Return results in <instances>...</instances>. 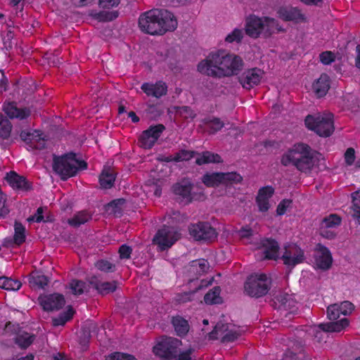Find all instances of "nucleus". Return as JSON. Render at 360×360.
<instances>
[{
	"label": "nucleus",
	"instance_id": "f257e3e1",
	"mask_svg": "<svg viewBox=\"0 0 360 360\" xmlns=\"http://www.w3.org/2000/svg\"><path fill=\"white\" fill-rule=\"evenodd\" d=\"M244 63L242 58L225 50L210 53L208 56L198 65L197 69L201 74L221 78L238 75L243 69Z\"/></svg>",
	"mask_w": 360,
	"mask_h": 360
},
{
	"label": "nucleus",
	"instance_id": "f03ea898",
	"mask_svg": "<svg viewBox=\"0 0 360 360\" xmlns=\"http://www.w3.org/2000/svg\"><path fill=\"white\" fill-rule=\"evenodd\" d=\"M174 14L166 9L154 8L142 13L139 18L140 30L150 35H162L177 27Z\"/></svg>",
	"mask_w": 360,
	"mask_h": 360
},
{
	"label": "nucleus",
	"instance_id": "7ed1b4c3",
	"mask_svg": "<svg viewBox=\"0 0 360 360\" xmlns=\"http://www.w3.org/2000/svg\"><path fill=\"white\" fill-rule=\"evenodd\" d=\"M323 159L322 155L314 150L307 144L295 145L294 148L284 154L281 158V164L284 166L294 165L302 172H310L316 162Z\"/></svg>",
	"mask_w": 360,
	"mask_h": 360
},
{
	"label": "nucleus",
	"instance_id": "20e7f679",
	"mask_svg": "<svg viewBox=\"0 0 360 360\" xmlns=\"http://www.w3.org/2000/svg\"><path fill=\"white\" fill-rule=\"evenodd\" d=\"M263 254L267 259L276 260L281 258L283 264L292 269L304 260V251L296 244L290 243L284 246V252L279 257V245L274 239L267 238L262 242Z\"/></svg>",
	"mask_w": 360,
	"mask_h": 360
},
{
	"label": "nucleus",
	"instance_id": "39448f33",
	"mask_svg": "<svg viewBox=\"0 0 360 360\" xmlns=\"http://www.w3.org/2000/svg\"><path fill=\"white\" fill-rule=\"evenodd\" d=\"M76 153L69 152L60 156L53 155V170L60 176L62 180H67L77 174L79 169H86L87 163L78 160Z\"/></svg>",
	"mask_w": 360,
	"mask_h": 360
},
{
	"label": "nucleus",
	"instance_id": "423d86ee",
	"mask_svg": "<svg viewBox=\"0 0 360 360\" xmlns=\"http://www.w3.org/2000/svg\"><path fill=\"white\" fill-rule=\"evenodd\" d=\"M333 115L332 113L308 115L304 123L307 128L319 136L328 137L334 131Z\"/></svg>",
	"mask_w": 360,
	"mask_h": 360
},
{
	"label": "nucleus",
	"instance_id": "0eeeda50",
	"mask_svg": "<svg viewBox=\"0 0 360 360\" xmlns=\"http://www.w3.org/2000/svg\"><path fill=\"white\" fill-rule=\"evenodd\" d=\"M270 280L265 274L251 275L245 284V292L252 297L259 298L268 292L269 290Z\"/></svg>",
	"mask_w": 360,
	"mask_h": 360
},
{
	"label": "nucleus",
	"instance_id": "6e6552de",
	"mask_svg": "<svg viewBox=\"0 0 360 360\" xmlns=\"http://www.w3.org/2000/svg\"><path fill=\"white\" fill-rule=\"evenodd\" d=\"M243 177L236 172L206 173L202 177V183L208 187H218L240 183Z\"/></svg>",
	"mask_w": 360,
	"mask_h": 360
},
{
	"label": "nucleus",
	"instance_id": "1a4fd4ad",
	"mask_svg": "<svg viewBox=\"0 0 360 360\" xmlns=\"http://www.w3.org/2000/svg\"><path fill=\"white\" fill-rule=\"evenodd\" d=\"M181 341L173 337H162L161 340L153 347L155 355L165 360L176 358Z\"/></svg>",
	"mask_w": 360,
	"mask_h": 360
},
{
	"label": "nucleus",
	"instance_id": "9d476101",
	"mask_svg": "<svg viewBox=\"0 0 360 360\" xmlns=\"http://www.w3.org/2000/svg\"><path fill=\"white\" fill-rule=\"evenodd\" d=\"M181 233L173 226H164L153 237V243L160 251L170 248L179 238Z\"/></svg>",
	"mask_w": 360,
	"mask_h": 360
},
{
	"label": "nucleus",
	"instance_id": "9b49d317",
	"mask_svg": "<svg viewBox=\"0 0 360 360\" xmlns=\"http://www.w3.org/2000/svg\"><path fill=\"white\" fill-rule=\"evenodd\" d=\"M189 234L198 241L210 242L215 240L218 233L209 222L202 221L191 224L188 226Z\"/></svg>",
	"mask_w": 360,
	"mask_h": 360
},
{
	"label": "nucleus",
	"instance_id": "f8f14e48",
	"mask_svg": "<svg viewBox=\"0 0 360 360\" xmlns=\"http://www.w3.org/2000/svg\"><path fill=\"white\" fill-rule=\"evenodd\" d=\"M165 129V127L162 124L150 126L139 137L140 146L145 149L151 148Z\"/></svg>",
	"mask_w": 360,
	"mask_h": 360
},
{
	"label": "nucleus",
	"instance_id": "ddd939ff",
	"mask_svg": "<svg viewBox=\"0 0 360 360\" xmlns=\"http://www.w3.org/2000/svg\"><path fill=\"white\" fill-rule=\"evenodd\" d=\"M296 304L297 302L291 295L279 292L274 296L271 305L281 311H289V312L286 313L285 315V316L287 317L288 315H291L297 311V308Z\"/></svg>",
	"mask_w": 360,
	"mask_h": 360
},
{
	"label": "nucleus",
	"instance_id": "4468645a",
	"mask_svg": "<svg viewBox=\"0 0 360 360\" xmlns=\"http://www.w3.org/2000/svg\"><path fill=\"white\" fill-rule=\"evenodd\" d=\"M5 330L7 332L11 331L16 334L15 342L20 348L25 349L28 347L33 342L35 338L34 335H30L28 333L22 330L18 324L14 325L10 321L6 323Z\"/></svg>",
	"mask_w": 360,
	"mask_h": 360
},
{
	"label": "nucleus",
	"instance_id": "2eb2a0df",
	"mask_svg": "<svg viewBox=\"0 0 360 360\" xmlns=\"http://www.w3.org/2000/svg\"><path fill=\"white\" fill-rule=\"evenodd\" d=\"M38 300L43 309L48 311L59 310L65 304L64 296L58 293L41 295L39 297Z\"/></svg>",
	"mask_w": 360,
	"mask_h": 360
},
{
	"label": "nucleus",
	"instance_id": "dca6fc26",
	"mask_svg": "<svg viewBox=\"0 0 360 360\" xmlns=\"http://www.w3.org/2000/svg\"><path fill=\"white\" fill-rule=\"evenodd\" d=\"M264 72L255 68L245 70L238 77V82L246 89H250L259 84Z\"/></svg>",
	"mask_w": 360,
	"mask_h": 360
},
{
	"label": "nucleus",
	"instance_id": "f3484780",
	"mask_svg": "<svg viewBox=\"0 0 360 360\" xmlns=\"http://www.w3.org/2000/svg\"><path fill=\"white\" fill-rule=\"evenodd\" d=\"M2 110L10 119L24 120L31 115V111L28 108H20L17 106L15 101H7L3 104Z\"/></svg>",
	"mask_w": 360,
	"mask_h": 360
},
{
	"label": "nucleus",
	"instance_id": "a211bd4d",
	"mask_svg": "<svg viewBox=\"0 0 360 360\" xmlns=\"http://www.w3.org/2000/svg\"><path fill=\"white\" fill-rule=\"evenodd\" d=\"M333 258L329 250L319 245L314 253V264L316 268L322 270H328L332 264Z\"/></svg>",
	"mask_w": 360,
	"mask_h": 360
},
{
	"label": "nucleus",
	"instance_id": "6ab92c4d",
	"mask_svg": "<svg viewBox=\"0 0 360 360\" xmlns=\"http://www.w3.org/2000/svg\"><path fill=\"white\" fill-rule=\"evenodd\" d=\"M4 179L13 189L27 191L32 188L31 183L25 176L19 175L15 172H8Z\"/></svg>",
	"mask_w": 360,
	"mask_h": 360
},
{
	"label": "nucleus",
	"instance_id": "aec40b11",
	"mask_svg": "<svg viewBox=\"0 0 360 360\" xmlns=\"http://www.w3.org/2000/svg\"><path fill=\"white\" fill-rule=\"evenodd\" d=\"M89 284L93 288L97 290L98 294L103 296L114 292L117 288V281H101L96 276H94L89 278Z\"/></svg>",
	"mask_w": 360,
	"mask_h": 360
},
{
	"label": "nucleus",
	"instance_id": "412c9836",
	"mask_svg": "<svg viewBox=\"0 0 360 360\" xmlns=\"http://www.w3.org/2000/svg\"><path fill=\"white\" fill-rule=\"evenodd\" d=\"M245 32L252 38H257L260 34H263V19L255 15L247 18Z\"/></svg>",
	"mask_w": 360,
	"mask_h": 360
},
{
	"label": "nucleus",
	"instance_id": "4be33fe9",
	"mask_svg": "<svg viewBox=\"0 0 360 360\" xmlns=\"http://www.w3.org/2000/svg\"><path fill=\"white\" fill-rule=\"evenodd\" d=\"M141 90L148 96H153L160 98L167 92V86L166 84L162 81H159L155 84L143 83L141 86Z\"/></svg>",
	"mask_w": 360,
	"mask_h": 360
},
{
	"label": "nucleus",
	"instance_id": "5701e85b",
	"mask_svg": "<svg viewBox=\"0 0 360 360\" xmlns=\"http://www.w3.org/2000/svg\"><path fill=\"white\" fill-rule=\"evenodd\" d=\"M278 14L285 21L297 22L304 19V15L295 7H281L278 11Z\"/></svg>",
	"mask_w": 360,
	"mask_h": 360
},
{
	"label": "nucleus",
	"instance_id": "b1692460",
	"mask_svg": "<svg viewBox=\"0 0 360 360\" xmlns=\"http://www.w3.org/2000/svg\"><path fill=\"white\" fill-rule=\"evenodd\" d=\"M172 188L174 193L176 195H179L182 200H184L186 203L191 202L192 184L190 182L183 181L180 183H176L173 186Z\"/></svg>",
	"mask_w": 360,
	"mask_h": 360
},
{
	"label": "nucleus",
	"instance_id": "393cba45",
	"mask_svg": "<svg viewBox=\"0 0 360 360\" xmlns=\"http://www.w3.org/2000/svg\"><path fill=\"white\" fill-rule=\"evenodd\" d=\"M312 88L318 98L326 96L330 89V78L328 75H321L320 77L313 83Z\"/></svg>",
	"mask_w": 360,
	"mask_h": 360
},
{
	"label": "nucleus",
	"instance_id": "a878e982",
	"mask_svg": "<svg viewBox=\"0 0 360 360\" xmlns=\"http://www.w3.org/2000/svg\"><path fill=\"white\" fill-rule=\"evenodd\" d=\"M171 323L176 335L184 338L188 334L190 326L188 321L184 317L179 315L172 316Z\"/></svg>",
	"mask_w": 360,
	"mask_h": 360
},
{
	"label": "nucleus",
	"instance_id": "bb28decb",
	"mask_svg": "<svg viewBox=\"0 0 360 360\" xmlns=\"http://www.w3.org/2000/svg\"><path fill=\"white\" fill-rule=\"evenodd\" d=\"M223 160L221 157L217 154L208 150L198 153L195 158V164L198 165H207L210 163H221Z\"/></svg>",
	"mask_w": 360,
	"mask_h": 360
},
{
	"label": "nucleus",
	"instance_id": "cd10ccee",
	"mask_svg": "<svg viewBox=\"0 0 360 360\" xmlns=\"http://www.w3.org/2000/svg\"><path fill=\"white\" fill-rule=\"evenodd\" d=\"M276 30L278 32H285V30L278 25L276 19L264 17L263 19V36L267 38L274 33Z\"/></svg>",
	"mask_w": 360,
	"mask_h": 360
},
{
	"label": "nucleus",
	"instance_id": "c85d7f7f",
	"mask_svg": "<svg viewBox=\"0 0 360 360\" xmlns=\"http://www.w3.org/2000/svg\"><path fill=\"white\" fill-rule=\"evenodd\" d=\"M115 181V174L110 168H105L99 176V183L102 188L108 189L113 186Z\"/></svg>",
	"mask_w": 360,
	"mask_h": 360
},
{
	"label": "nucleus",
	"instance_id": "c756f323",
	"mask_svg": "<svg viewBox=\"0 0 360 360\" xmlns=\"http://www.w3.org/2000/svg\"><path fill=\"white\" fill-rule=\"evenodd\" d=\"M349 325V320L346 318L340 321L321 323L319 327L325 332H340Z\"/></svg>",
	"mask_w": 360,
	"mask_h": 360
},
{
	"label": "nucleus",
	"instance_id": "7c9ffc66",
	"mask_svg": "<svg viewBox=\"0 0 360 360\" xmlns=\"http://www.w3.org/2000/svg\"><path fill=\"white\" fill-rule=\"evenodd\" d=\"M125 202L126 200L124 198L113 200L105 205V211L116 217H120L122 214V207L125 204Z\"/></svg>",
	"mask_w": 360,
	"mask_h": 360
},
{
	"label": "nucleus",
	"instance_id": "2f4dec72",
	"mask_svg": "<svg viewBox=\"0 0 360 360\" xmlns=\"http://www.w3.org/2000/svg\"><path fill=\"white\" fill-rule=\"evenodd\" d=\"M221 288L219 286H215L208 291L204 297V301L207 304H219L223 302V299L220 297Z\"/></svg>",
	"mask_w": 360,
	"mask_h": 360
},
{
	"label": "nucleus",
	"instance_id": "473e14b6",
	"mask_svg": "<svg viewBox=\"0 0 360 360\" xmlns=\"http://www.w3.org/2000/svg\"><path fill=\"white\" fill-rule=\"evenodd\" d=\"M49 283L47 276L38 273L32 274L29 278V283L32 288L44 289Z\"/></svg>",
	"mask_w": 360,
	"mask_h": 360
},
{
	"label": "nucleus",
	"instance_id": "72a5a7b5",
	"mask_svg": "<svg viewBox=\"0 0 360 360\" xmlns=\"http://www.w3.org/2000/svg\"><path fill=\"white\" fill-rule=\"evenodd\" d=\"M91 287L89 283L87 284L81 280L74 279L70 283V288L72 294L79 295L84 292H88L89 288Z\"/></svg>",
	"mask_w": 360,
	"mask_h": 360
},
{
	"label": "nucleus",
	"instance_id": "f704fd0d",
	"mask_svg": "<svg viewBox=\"0 0 360 360\" xmlns=\"http://www.w3.org/2000/svg\"><path fill=\"white\" fill-rule=\"evenodd\" d=\"M12 127L8 119L0 112V138L7 139L10 136Z\"/></svg>",
	"mask_w": 360,
	"mask_h": 360
},
{
	"label": "nucleus",
	"instance_id": "c9c22d12",
	"mask_svg": "<svg viewBox=\"0 0 360 360\" xmlns=\"http://www.w3.org/2000/svg\"><path fill=\"white\" fill-rule=\"evenodd\" d=\"M75 311L71 307H69L66 311L61 312L58 317L52 319V323L54 326H64L68 321H70L74 314Z\"/></svg>",
	"mask_w": 360,
	"mask_h": 360
},
{
	"label": "nucleus",
	"instance_id": "e433bc0d",
	"mask_svg": "<svg viewBox=\"0 0 360 360\" xmlns=\"http://www.w3.org/2000/svg\"><path fill=\"white\" fill-rule=\"evenodd\" d=\"M21 283L6 276L0 277V288L6 290H18L21 287Z\"/></svg>",
	"mask_w": 360,
	"mask_h": 360
},
{
	"label": "nucleus",
	"instance_id": "4c0bfd02",
	"mask_svg": "<svg viewBox=\"0 0 360 360\" xmlns=\"http://www.w3.org/2000/svg\"><path fill=\"white\" fill-rule=\"evenodd\" d=\"M209 266L208 262L205 259H196L191 262V271L198 274L205 273L208 270Z\"/></svg>",
	"mask_w": 360,
	"mask_h": 360
},
{
	"label": "nucleus",
	"instance_id": "58836bf2",
	"mask_svg": "<svg viewBox=\"0 0 360 360\" xmlns=\"http://www.w3.org/2000/svg\"><path fill=\"white\" fill-rule=\"evenodd\" d=\"M352 216L356 219V223L360 225V191L352 193Z\"/></svg>",
	"mask_w": 360,
	"mask_h": 360
},
{
	"label": "nucleus",
	"instance_id": "ea45409f",
	"mask_svg": "<svg viewBox=\"0 0 360 360\" xmlns=\"http://www.w3.org/2000/svg\"><path fill=\"white\" fill-rule=\"evenodd\" d=\"M91 218V216L86 212H81L76 214L72 218L69 219L68 224L72 226L78 227L87 222Z\"/></svg>",
	"mask_w": 360,
	"mask_h": 360
},
{
	"label": "nucleus",
	"instance_id": "a19ab883",
	"mask_svg": "<svg viewBox=\"0 0 360 360\" xmlns=\"http://www.w3.org/2000/svg\"><path fill=\"white\" fill-rule=\"evenodd\" d=\"M14 229V240L15 241L16 245H20L25 240V228L20 222L15 221Z\"/></svg>",
	"mask_w": 360,
	"mask_h": 360
},
{
	"label": "nucleus",
	"instance_id": "79ce46f5",
	"mask_svg": "<svg viewBox=\"0 0 360 360\" xmlns=\"http://www.w3.org/2000/svg\"><path fill=\"white\" fill-rule=\"evenodd\" d=\"M198 152L191 150L181 149L175 153L176 162L189 161L193 158L197 157Z\"/></svg>",
	"mask_w": 360,
	"mask_h": 360
},
{
	"label": "nucleus",
	"instance_id": "37998d69",
	"mask_svg": "<svg viewBox=\"0 0 360 360\" xmlns=\"http://www.w3.org/2000/svg\"><path fill=\"white\" fill-rule=\"evenodd\" d=\"M341 223V218L337 214H332L323 219L321 226L331 229L338 227Z\"/></svg>",
	"mask_w": 360,
	"mask_h": 360
},
{
	"label": "nucleus",
	"instance_id": "c03bdc74",
	"mask_svg": "<svg viewBox=\"0 0 360 360\" xmlns=\"http://www.w3.org/2000/svg\"><path fill=\"white\" fill-rule=\"evenodd\" d=\"M205 124L210 129V132L212 134H215L225 126V124L218 117L207 120Z\"/></svg>",
	"mask_w": 360,
	"mask_h": 360
},
{
	"label": "nucleus",
	"instance_id": "a18cd8bd",
	"mask_svg": "<svg viewBox=\"0 0 360 360\" xmlns=\"http://www.w3.org/2000/svg\"><path fill=\"white\" fill-rule=\"evenodd\" d=\"M229 325L222 322H218L214 329L209 333L210 339L217 340L218 335H222L228 331Z\"/></svg>",
	"mask_w": 360,
	"mask_h": 360
},
{
	"label": "nucleus",
	"instance_id": "49530a36",
	"mask_svg": "<svg viewBox=\"0 0 360 360\" xmlns=\"http://www.w3.org/2000/svg\"><path fill=\"white\" fill-rule=\"evenodd\" d=\"M95 266L100 271L104 272H114L116 270L115 264L106 259H100L95 263Z\"/></svg>",
	"mask_w": 360,
	"mask_h": 360
},
{
	"label": "nucleus",
	"instance_id": "de8ad7c7",
	"mask_svg": "<svg viewBox=\"0 0 360 360\" xmlns=\"http://www.w3.org/2000/svg\"><path fill=\"white\" fill-rule=\"evenodd\" d=\"M211 281L207 282L205 281H202V284L200 285L198 287H197L194 290L189 291L187 292H184L183 295H181L179 300L181 302H186L188 301H191V296L193 295L198 290L202 289L204 286H207L208 285L211 284Z\"/></svg>",
	"mask_w": 360,
	"mask_h": 360
},
{
	"label": "nucleus",
	"instance_id": "09e8293b",
	"mask_svg": "<svg viewBox=\"0 0 360 360\" xmlns=\"http://www.w3.org/2000/svg\"><path fill=\"white\" fill-rule=\"evenodd\" d=\"M105 360H137L133 355L122 353L114 352L105 357Z\"/></svg>",
	"mask_w": 360,
	"mask_h": 360
},
{
	"label": "nucleus",
	"instance_id": "8fccbe9b",
	"mask_svg": "<svg viewBox=\"0 0 360 360\" xmlns=\"http://www.w3.org/2000/svg\"><path fill=\"white\" fill-rule=\"evenodd\" d=\"M341 314L338 309V304H335L330 305L327 309L328 318L331 321H335Z\"/></svg>",
	"mask_w": 360,
	"mask_h": 360
},
{
	"label": "nucleus",
	"instance_id": "3c124183",
	"mask_svg": "<svg viewBox=\"0 0 360 360\" xmlns=\"http://www.w3.org/2000/svg\"><path fill=\"white\" fill-rule=\"evenodd\" d=\"M292 200L290 199L282 200L277 206L276 214L279 216L283 215L287 209L292 205Z\"/></svg>",
	"mask_w": 360,
	"mask_h": 360
},
{
	"label": "nucleus",
	"instance_id": "603ef678",
	"mask_svg": "<svg viewBox=\"0 0 360 360\" xmlns=\"http://www.w3.org/2000/svg\"><path fill=\"white\" fill-rule=\"evenodd\" d=\"M338 309L341 314L347 316L350 314L353 311L354 304L349 301H345L342 302L340 305H338Z\"/></svg>",
	"mask_w": 360,
	"mask_h": 360
},
{
	"label": "nucleus",
	"instance_id": "864d4df0",
	"mask_svg": "<svg viewBox=\"0 0 360 360\" xmlns=\"http://www.w3.org/2000/svg\"><path fill=\"white\" fill-rule=\"evenodd\" d=\"M243 37L242 31L238 29H235L231 34L227 35L226 41L229 43L233 41L240 42L243 39Z\"/></svg>",
	"mask_w": 360,
	"mask_h": 360
},
{
	"label": "nucleus",
	"instance_id": "5fc2aeb1",
	"mask_svg": "<svg viewBox=\"0 0 360 360\" xmlns=\"http://www.w3.org/2000/svg\"><path fill=\"white\" fill-rule=\"evenodd\" d=\"M320 61L324 65H329L335 60V55L331 51H324L319 55Z\"/></svg>",
	"mask_w": 360,
	"mask_h": 360
},
{
	"label": "nucleus",
	"instance_id": "6e6d98bb",
	"mask_svg": "<svg viewBox=\"0 0 360 360\" xmlns=\"http://www.w3.org/2000/svg\"><path fill=\"white\" fill-rule=\"evenodd\" d=\"M256 202L260 212H265L268 211L270 207L269 200H266V198H264L262 196H257Z\"/></svg>",
	"mask_w": 360,
	"mask_h": 360
},
{
	"label": "nucleus",
	"instance_id": "4d7b16f0",
	"mask_svg": "<svg viewBox=\"0 0 360 360\" xmlns=\"http://www.w3.org/2000/svg\"><path fill=\"white\" fill-rule=\"evenodd\" d=\"M274 193V188L271 186H264L261 188L259 191L257 195L262 196L264 198H266V200H269Z\"/></svg>",
	"mask_w": 360,
	"mask_h": 360
},
{
	"label": "nucleus",
	"instance_id": "13d9d810",
	"mask_svg": "<svg viewBox=\"0 0 360 360\" xmlns=\"http://www.w3.org/2000/svg\"><path fill=\"white\" fill-rule=\"evenodd\" d=\"M240 334L235 330H229L226 332V334L222 337V342H231L238 339Z\"/></svg>",
	"mask_w": 360,
	"mask_h": 360
},
{
	"label": "nucleus",
	"instance_id": "bf43d9fd",
	"mask_svg": "<svg viewBox=\"0 0 360 360\" xmlns=\"http://www.w3.org/2000/svg\"><path fill=\"white\" fill-rule=\"evenodd\" d=\"M132 249L130 246L123 244L119 248L120 257L121 259H129Z\"/></svg>",
	"mask_w": 360,
	"mask_h": 360
},
{
	"label": "nucleus",
	"instance_id": "052dcab7",
	"mask_svg": "<svg viewBox=\"0 0 360 360\" xmlns=\"http://www.w3.org/2000/svg\"><path fill=\"white\" fill-rule=\"evenodd\" d=\"M120 0H98V5L102 8H110L117 6Z\"/></svg>",
	"mask_w": 360,
	"mask_h": 360
},
{
	"label": "nucleus",
	"instance_id": "680f3d73",
	"mask_svg": "<svg viewBox=\"0 0 360 360\" xmlns=\"http://www.w3.org/2000/svg\"><path fill=\"white\" fill-rule=\"evenodd\" d=\"M238 235L241 238H250L253 235V230L248 226H243L238 231Z\"/></svg>",
	"mask_w": 360,
	"mask_h": 360
},
{
	"label": "nucleus",
	"instance_id": "e2e57ef3",
	"mask_svg": "<svg viewBox=\"0 0 360 360\" xmlns=\"http://www.w3.org/2000/svg\"><path fill=\"white\" fill-rule=\"evenodd\" d=\"M179 112L185 118H194L196 115L194 111L188 106L180 107Z\"/></svg>",
	"mask_w": 360,
	"mask_h": 360
},
{
	"label": "nucleus",
	"instance_id": "0e129e2a",
	"mask_svg": "<svg viewBox=\"0 0 360 360\" xmlns=\"http://www.w3.org/2000/svg\"><path fill=\"white\" fill-rule=\"evenodd\" d=\"M345 162L348 165H352L355 160V151L352 148L347 149L345 153Z\"/></svg>",
	"mask_w": 360,
	"mask_h": 360
},
{
	"label": "nucleus",
	"instance_id": "69168bd1",
	"mask_svg": "<svg viewBox=\"0 0 360 360\" xmlns=\"http://www.w3.org/2000/svg\"><path fill=\"white\" fill-rule=\"evenodd\" d=\"M34 133L22 130L20 134V137L22 141L28 144L30 143H32V141H34Z\"/></svg>",
	"mask_w": 360,
	"mask_h": 360
},
{
	"label": "nucleus",
	"instance_id": "338daca9",
	"mask_svg": "<svg viewBox=\"0 0 360 360\" xmlns=\"http://www.w3.org/2000/svg\"><path fill=\"white\" fill-rule=\"evenodd\" d=\"M119 13L116 11L110 12H101L100 15L103 20L112 21L118 17Z\"/></svg>",
	"mask_w": 360,
	"mask_h": 360
},
{
	"label": "nucleus",
	"instance_id": "774afa93",
	"mask_svg": "<svg viewBox=\"0 0 360 360\" xmlns=\"http://www.w3.org/2000/svg\"><path fill=\"white\" fill-rule=\"evenodd\" d=\"M194 352L193 348H189L187 350L180 352L177 355V359L176 360H191V355Z\"/></svg>",
	"mask_w": 360,
	"mask_h": 360
}]
</instances>
